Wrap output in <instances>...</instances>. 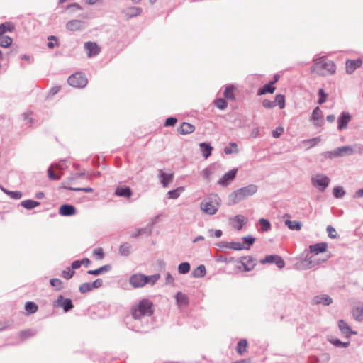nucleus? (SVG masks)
Here are the masks:
<instances>
[{
    "instance_id": "412c9836",
    "label": "nucleus",
    "mask_w": 363,
    "mask_h": 363,
    "mask_svg": "<svg viewBox=\"0 0 363 363\" xmlns=\"http://www.w3.org/2000/svg\"><path fill=\"white\" fill-rule=\"evenodd\" d=\"M142 9L140 7L132 6L124 11V13L127 18L137 16L141 14Z\"/></svg>"
},
{
    "instance_id": "37998d69",
    "label": "nucleus",
    "mask_w": 363,
    "mask_h": 363,
    "mask_svg": "<svg viewBox=\"0 0 363 363\" xmlns=\"http://www.w3.org/2000/svg\"><path fill=\"white\" fill-rule=\"evenodd\" d=\"M50 284L55 287L56 290L60 291L63 289V284L62 281L59 279H51L50 280Z\"/></svg>"
},
{
    "instance_id": "de8ad7c7",
    "label": "nucleus",
    "mask_w": 363,
    "mask_h": 363,
    "mask_svg": "<svg viewBox=\"0 0 363 363\" xmlns=\"http://www.w3.org/2000/svg\"><path fill=\"white\" fill-rule=\"evenodd\" d=\"M318 96H319V99H318L319 104H322L326 101L327 98H328V94L324 91V90L323 89H319Z\"/></svg>"
},
{
    "instance_id": "69168bd1",
    "label": "nucleus",
    "mask_w": 363,
    "mask_h": 363,
    "mask_svg": "<svg viewBox=\"0 0 363 363\" xmlns=\"http://www.w3.org/2000/svg\"><path fill=\"white\" fill-rule=\"evenodd\" d=\"M92 289H96L100 287L102 285V279H97L92 283H91Z\"/></svg>"
},
{
    "instance_id": "e433bc0d",
    "label": "nucleus",
    "mask_w": 363,
    "mask_h": 363,
    "mask_svg": "<svg viewBox=\"0 0 363 363\" xmlns=\"http://www.w3.org/2000/svg\"><path fill=\"white\" fill-rule=\"evenodd\" d=\"M315 303H323L325 305H329L332 303V298L328 296H316L315 298Z\"/></svg>"
},
{
    "instance_id": "f257e3e1",
    "label": "nucleus",
    "mask_w": 363,
    "mask_h": 363,
    "mask_svg": "<svg viewBox=\"0 0 363 363\" xmlns=\"http://www.w3.org/2000/svg\"><path fill=\"white\" fill-rule=\"evenodd\" d=\"M311 71L321 76L333 74L336 71L335 64L325 57H320L314 61L311 67Z\"/></svg>"
},
{
    "instance_id": "473e14b6",
    "label": "nucleus",
    "mask_w": 363,
    "mask_h": 363,
    "mask_svg": "<svg viewBox=\"0 0 363 363\" xmlns=\"http://www.w3.org/2000/svg\"><path fill=\"white\" fill-rule=\"evenodd\" d=\"M12 42L13 40L9 36L5 35L4 34H2V35H0V46L4 48H8L11 45Z\"/></svg>"
},
{
    "instance_id": "13d9d810",
    "label": "nucleus",
    "mask_w": 363,
    "mask_h": 363,
    "mask_svg": "<svg viewBox=\"0 0 363 363\" xmlns=\"http://www.w3.org/2000/svg\"><path fill=\"white\" fill-rule=\"evenodd\" d=\"M6 194L9 195L11 198L15 199H19L22 197V194L21 191H6Z\"/></svg>"
},
{
    "instance_id": "cd10ccee",
    "label": "nucleus",
    "mask_w": 363,
    "mask_h": 363,
    "mask_svg": "<svg viewBox=\"0 0 363 363\" xmlns=\"http://www.w3.org/2000/svg\"><path fill=\"white\" fill-rule=\"evenodd\" d=\"M274 82H270L269 84L264 85L262 89H260L258 91L259 95H264L267 93H274L275 90V87L273 86Z\"/></svg>"
},
{
    "instance_id": "f3484780",
    "label": "nucleus",
    "mask_w": 363,
    "mask_h": 363,
    "mask_svg": "<svg viewBox=\"0 0 363 363\" xmlns=\"http://www.w3.org/2000/svg\"><path fill=\"white\" fill-rule=\"evenodd\" d=\"M351 120V116L347 112H343L337 119L338 128L340 130L345 129L348 123Z\"/></svg>"
},
{
    "instance_id": "b1692460",
    "label": "nucleus",
    "mask_w": 363,
    "mask_h": 363,
    "mask_svg": "<svg viewBox=\"0 0 363 363\" xmlns=\"http://www.w3.org/2000/svg\"><path fill=\"white\" fill-rule=\"evenodd\" d=\"M82 22L79 20H72L67 22L66 28L71 31L78 30L82 28Z\"/></svg>"
},
{
    "instance_id": "6e6d98bb",
    "label": "nucleus",
    "mask_w": 363,
    "mask_h": 363,
    "mask_svg": "<svg viewBox=\"0 0 363 363\" xmlns=\"http://www.w3.org/2000/svg\"><path fill=\"white\" fill-rule=\"evenodd\" d=\"M262 105L266 108H271L277 106L276 101L264 99L262 101Z\"/></svg>"
},
{
    "instance_id": "0eeeda50",
    "label": "nucleus",
    "mask_w": 363,
    "mask_h": 363,
    "mask_svg": "<svg viewBox=\"0 0 363 363\" xmlns=\"http://www.w3.org/2000/svg\"><path fill=\"white\" fill-rule=\"evenodd\" d=\"M256 259L252 256H244L235 261V267L240 270L249 272L256 266Z\"/></svg>"
},
{
    "instance_id": "6e6552de",
    "label": "nucleus",
    "mask_w": 363,
    "mask_h": 363,
    "mask_svg": "<svg viewBox=\"0 0 363 363\" xmlns=\"http://www.w3.org/2000/svg\"><path fill=\"white\" fill-rule=\"evenodd\" d=\"M67 82L73 87L83 88L87 84L88 79L84 74L76 72L68 78Z\"/></svg>"
},
{
    "instance_id": "a211bd4d",
    "label": "nucleus",
    "mask_w": 363,
    "mask_h": 363,
    "mask_svg": "<svg viewBox=\"0 0 363 363\" xmlns=\"http://www.w3.org/2000/svg\"><path fill=\"white\" fill-rule=\"evenodd\" d=\"M195 127L192 124L183 122L177 128V131L182 135H186L193 133Z\"/></svg>"
},
{
    "instance_id": "f03ea898",
    "label": "nucleus",
    "mask_w": 363,
    "mask_h": 363,
    "mask_svg": "<svg viewBox=\"0 0 363 363\" xmlns=\"http://www.w3.org/2000/svg\"><path fill=\"white\" fill-rule=\"evenodd\" d=\"M153 303L147 298H143L139 303L133 306L131 308V314L134 319H140L143 317L152 315Z\"/></svg>"
},
{
    "instance_id": "3c124183",
    "label": "nucleus",
    "mask_w": 363,
    "mask_h": 363,
    "mask_svg": "<svg viewBox=\"0 0 363 363\" xmlns=\"http://www.w3.org/2000/svg\"><path fill=\"white\" fill-rule=\"evenodd\" d=\"M48 177L51 180H57V179H59L60 178V175H57L55 173V171L53 169V167H50L48 170Z\"/></svg>"
},
{
    "instance_id": "49530a36",
    "label": "nucleus",
    "mask_w": 363,
    "mask_h": 363,
    "mask_svg": "<svg viewBox=\"0 0 363 363\" xmlns=\"http://www.w3.org/2000/svg\"><path fill=\"white\" fill-rule=\"evenodd\" d=\"M216 106L219 109H224L227 107V102L223 99H217L214 101Z\"/></svg>"
},
{
    "instance_id": "2f4dec72",
    "label": "nucleus",
    "mask_w": 363,
    "mask_h": 363,
    "mask_svg": "<svg viewBox=\"0 0 363 363\" xmlns=\"http://www.w3.org/2000/svg\"><path fill=\"white\" fill-rule=\"evenodd\" d=\"M285 225L291 230H299L301 228V223L296 220H286Z\"/></svg>"
},
{
    "instance_id": "f704fd0d",
    "label": "nucleus",
    "mask_w": 363,
    "mask_h": 363,
    "mask_svg": "<svg viewBox=\"0 0 363 363\" xmlns=\"http://www.w3.org/2000/svg\"><path fill=\"white\" fill-rule=\"evenodd\" d=\"M25 309L28 314H32L38 311V306L34 302L28 301L25 304Z\"/></svg>"
},
{
    "instance_id": "bf43d9fd",
    "label": "nucleus",
    "mask_w": 363,
    "mask_h": 363,
    "mask_svg": "<svg viewBox=\"0 0 363 363\" xmlns=\"http://www.w3.org/2000/svg\"><path fill=\"white\" fill-rule=\"evenodd\" d=\"M66 188L69 189V190H73V191H83L84 192H92L93 191V189L90 188V187H88V188H78V187H73V186H67Z\"/></svg>"
},
{
    "instance_id": "2eb2a0df",
    "label": "nucleus",
    "mask_w": 363,
    "mask_h": 363,
    "mask_svg": "<svg viewBox=\"0 0 363 363\" xmlns=\"http://www.w3.org/2000/svg\"><path fill=\"white\" fill-rule=\"evenodd\" d=\"M85 50H86L87 55L89 57H92L98 55L100 51V47L94 42H87L84 44Z\"/></svg>"
},
{
    "instance_id": "a18cd8bd",
    "label": "nucleus",
    "mask_w": 363,
    "mask_h": 363,
    "mask_svg": "<svg viewBox=\"0 0 363 363\" xmlns=\"http://www.w3.org/2000/svg\"><path fill=\"white\" fill-rule=\"evenodd\" d=\"M179 272L180 274H186L190 270V264L188 262H183L179 265Z\"/></svg>"
},
{
    "instance_id": "5701e85b",
    "label": "nucleus",
    "mask_w": 363,
    "mask_h": 363,
    "mask_svg": "<svg viewBox=\"0 0 363 363\" xmlns=\"http://www.w3.org/2000/svg\"><path fill=\"white\" fill-rule=\"evenodd\" d=\"M160 177L161 179V182L164 187H167L169 184L172 182L173 179V174H166L165 172L160 170Z\"/></svg>"
},
{
    "instance_id": "052dcab7",
    "label": "nucleus",
    "mask_w": 363,
    "mask_h": 363,
    "mask_svg": "<svg viewBox=\"0 0 363 363\" xmlns=\"http://www.w3.org/2000/svg\"><path fill=\"white\" fill-rule=\"evenodd\" d=\"M283 132L284 128L282 127H277L274 130H273L272 135L274 138H277L282 134Z\"/></svg>"
},
{
    "instance_id": "c85d7f7f",
    "label": "nucleus",
    "mask_w": 363,
    "mask_h": 363,
    "mask_svg": "<svg viewBox=\"0 0 363 363\" xmlns=\"http://www.w3.org/2000/svg\"><path fill=\"white\" fill-rule=\"evenodd\" d=\"M14 29V26L9 22L0 24V35H2V34L4 35L6 32H12Z\"/></svg>"
},
{
    "instance_id": "ddd939ff",
    "label": "nucleus",
    "mask_w": 363,
    "mask_h": 363,
    "mask_svg": "<svg viewBox=\"0 0 363 363\" xmlns=\"http://www.w3.org/2000/svg\"><path fill=\"white\" fill-rule=\"evenodd\" d=\"M345 64L346 72L350 74L353 73L357 68L362 66V61L360 58H357L356 60H347Z\"/></svg>"
},
{
    "instance_id": "58836bf2",
    "label": "nucleus",
    "mask_w": 363,
    "mask_h": 363,
    "mask_svg": "<svg viewBox=\"0 0 363 363\" xmlns=\"http://www.w3.org/2000/svg\"><path fill=\"white\" fill-rule=\"evenodd\" d=\"M323 118V112L321 109L318 106L315 107L312 113V119L314 121H318Z\"/></svg>"
},
{
    "instance_id": "e2e57ef3",
    "label": "nucleus",
    "mask_w": 363,
    "mask_h": 363,
    "mask_svg": "<svg viewBox=\"0 0 363 363\" xmlns=\"http://www.w3.org/2000/svg\"><path fill=\"white\" fill-rule=\"evenodd\" d=\"M94 255L97 257L98 259H101L104 258V251L101 248H96L94 250Z\"/></svg>"
},
{
    "instance_id": "680f3d73",
    "label": "nucleus",
    "mask_w": 363,
    "mask_h": 363,
    "mask_svg": "<svg viewBox=\"0 0 363 363\" xmlns=\"http://www.w3.org/2000/svg\"><path fill=\"white\" fill-rule=\"evenodd\" d=\"M177 122L176 118L170 117L168 118L165 121V126H174Z\"/></svg>"
},
{
    "instance_id": "aec40b11",
    "label": "nucleus",
    "mask_w": 363,
    "mask_h": 363,
    "mask_svg": "<svg viewBox=\"0 0 363 363\" xmlns=\"http://www.w3.org/2000/svg\"><path fill=\"white\" fill-rule=\"evenodd\" d=\"M175 299L179 307H186L189 304L188 296L182 292L177 293Z\"/></svg>"
},
{
    "instance_id": "0e129e2a",
    "label": "nucleus",
    "mask_w": 363,
    "mask_h": 363,
    "mask_svg": "<svg viewBox=\"0 0 363 363\" xmlns=\"http://www.w3.org/2000/svg\"><path fill=\"white\" fill-rule=\"evenodd\" d=\"M48 40H50L48 43V46L50 48H52L55 47V44H56V42H57V39L54 36H50L48 38Z\"/></svg>"
},
{
    "instance_id": "a878e982",
    "label": "nucleus",
    "mask_w": 363,
    "mask_h": 363,
    "mask_svg": "<svg viewBox=\"0 0 363 363\" xmlns=\"http://www.w3.org/2000/svg\"><path fill=\"white\" fill-rule=\"evenodd\" d=\"M338 326H339L340 330L342 331V333L345 334L347 336L350 334H357V332L352 331L350 326L343 320H340L339 321Z\"/></svg>"
},
{
    "instance_id": "4d7b16f0",
    "label": "nucleus",
    "mask_w": 363,
    "mask_h": 363,
    "mask_svg": "<svg viewBox=\"0 0 363 363\" xmlns=\"http://www.w3.org/2000/svg\"><path fill=\"white\" fill-rule=\"evenodd\" d=\"M333 194L336 198H341L344 196L345 191L341 187H335L333 189Z\"/></svg>"
},
{
    "instance_id": "603ef678",
    "label": "nucleus",
    "mask_w": 363,
    "mask_h": 363,
    "mask_svg": "<svg viewBox=\"0 0 363 363\" xmlns=\"http://www.w3.org/2000/svg\"><path fill=\"white\" fill-rule=\"evenodd\" d=\"M130 245L128 243L121 245L119 251L122 255L127 256L129 253Z\"/></svg>"
},
{
    "instance_id": "9d476101",
    "label": "nucleus",
    "mask_w": 363,
    "mask_h": 363,
    "mask_svg": "<svg viewBox=\"0 0 363 363\" xmlns=\"http://www.w3.org/2000/svg\"><path fill=\"white\" fill-rule=\"evenodd\" d=\"M52 305L55 308H63L65 312L74 307L71 299L65 298L62 295H59L57 298L53 301Z\"/></svg>"
},
{
    "instance_id": "72a5a7b5",
    "label": "nucleus",
    "mask_w": 363,
    "mask_h": 363,
    "mask_svg": "<svg viewBox=\"0 0 363 363\" xmlns=\"http://www.w3.org/2000/svg\"><path fill=\"white\" fill-rule=\"evenodd\" d=\"M184 191V188L183 186H180L176 189L171 190L168 191L169 198L173 199H177Z\"/></svg>"
},
{
    "instance_id": "ea45409f",
    "label": "nucleus",
    "mask_w": 363,
    "mask_h": 363,
    "mask_svg": "<svg viewBox=\"0 0 363 363\" xmlns=\"http://www.w3.org/2000/svg\"><path fill=\"white\" fill-rule=\"evenodd\" d=\"M234 87L227 86L224 91V96L226 99L233 100L234 99Z\"/></svg>"
},
{
    "instance_id": "774afa93",
    "label": "nucleus",
    "mask_w": 363,
    "mask_h": 363,
    "mask_svg": "<svg viewBox=\"0 0 363 363\" xmlns=\"http://www.w3.org/2000/svg\"><path fill=\"white\" fill-rule=\"evenodd\" d=\"M243 241L248 245H251L255 242V239L252 236H247L242 238Z\"/></svg>"
},
{
    "instance_id": "5fc2aeb1",
    "label": "nucleus",
    "mask_w": 363,
    "mask_h": 363,
    "mask_svg": "<svg viewBox=\"0 0 363 363\" xmlns=\"http://www.w3.org/2000/svg\"><path fill=\"white\" fill-rule=\"evenodd\" d=\"M327 232H328V236L331 238H336L337 237V233L336 232V230L331 225H328L327 227Z\"/></svg>"
},
{
    "instance_id": "8fccbe9b",
    "label": "nucleus",
    "mask_w": 363,
    "mask_h": 363,
    "mask_svg": "<svg viewBox=\"0 0 363 363\" xmlns=\"http://www.w3.org/2000/svg\"><path fill=\"white\" fill-rule=\"evenodd\" d=\"M92 289L91 283H84L80 285L79 291L81 293H86Z\"/></svg>"
},
{
    "instance_id": "393cba45",
    "label": "nucleus",
    "mask_w": 363,
    "mask_h": 363,
    "mask_svg": "<svg viewBox=\"0 0 363 363\" xmlns=\"http://www.w3.org/2000/svg\"><path fill=\"white\" fill-rule=\"evenodd\" d=\"M199 147L203 156L205 159H207L211 155L213 147L210 145V144L206 143H200Z\"/></svg>"
},
{
    "instance_id": "864d4df0",
    "label": "nucleus",
    "mask_w": 363,
    "mask_h": 363,
    "mask_svg": "<svg viewBox=\"0 0 363 363\" xmlns=\"http://www.w3.org/2000/svg\"><path fill=\"white\" fill-rule=\"evenodd\" d=\"M33 335V333L30 330H23L19 333V336L22 340Z\"/></svg>"
},
{
    "instance_id": "9b49d317",
    "label": "nucleus",
    "mask_w": 363,
    "mask_h": 363,
    "mask_svg": "<svg viewBox=\"0 0 363 363\" xmlns=\"http://www.w3.org/2000/svg\"><path fill=\"white\" fill-rule=\"evenodd\" d=\"M260 263L265 264L267 263H274L279 269H282L285 266L284 259L279 255H267L264 259L260 260Z\"/></svg>"
},
{
    "instance_id": "20e7f679",
    "label": "nucleus",
    "mask_w": 363,
    "mask_h": 363,
    "mask_svg": "<svg viewBox=\"0 0 363 363\" xmlns=\"http://www.w3.org/2000/svg\"><path fill=\"white\" fill-rule=\"evenodd\" d=\"M160 278V274H154L152 276H145L143 274H135L130 278V284L135 288L143 287L145 284H150L151 285Z\"/></svg>"
},
{
    "instance_id": "7c9ffc66",
    "label": "nucleus",
    "mask_w": 363,
    "mask_h": 363,
    "mask_svg": "<svg viewBox=\"0 0 363 363\" xmlns=\"http://www.w3.org/2000/svg\"><path fill=\"white\" fill-rule=\"evenodd\" d=\"M40 205L38 201L33 200H25L21 202V206L26 209H33Z\"/></svg>"
},
{
    "instance_id": "1a4fd4ad",
    "label": "nucleus",
    "mask_w": 363,
    "mask_h": 363,
    "mask_svg": "<svg viewBox=\"0 0 363 363\" xmlns=\"http://www.w3.org/2000/svg\"><path fill=\"white\" fill-rule=\"evenodd\" d=\"M311 181L313 185L320 191H323L330 183V179L323 174H318L313 177Z\"/></svg>"
},
{
    "instance_id": "c9c22d12",
    "label": "nucleus",
    "mask_w": 363,
    "mask_h": 363,
    "mask_svg": "<svg viewBox=\"0 0 363 363\" xmlns=\"http://www.w3.org/2000/svg\"><path fill=\"white\" fill-rule=\"evenodd\" d=\"M239 152V148L238 145L235 143H230L229 146L226 147L224 149V152L226 155H230L232 153H238Z\"/></svg>"
},
{
    "instance_id": "6ab92c4d",
    "label": "nucleus",
    "mask_w": 363,
    "mask_h": 363,
    "mask_svg": "<svg viewBox=\"0 0 363 363\" xmlns=\"http://www.w3.org/2000/svg\"><path fill=\"white\" fill-rule=\"evenodd\" d=\"M115 194L118 196L129 199L132 196V191L128 186H118L116 189Z\"/></svg>"
},
{
    "instance_id": "09e8293b",
    "label": "nucleus",
    "mask_w": 363,
    "mask_h": 363,
    "mask_svg": "<svg viewBox=\"0 0 363 363\" xmlns=\"http://www.w3.org/2000/svg\"><path fill=\"white\" fill-rule=\"evenodd\" d=\"M74 274V271L71 269L70 268H67L64 271H62V275L66 279H71Z\"/></svg>"
},
{
    "instance_id": "4468645a",
    "label": "nucleus",
    "mask_w": 363,
    "mask_h": 363,
    "mask_svg": "<svg viewBox=\"0 0 363 363\" xmlns=\"http://www.w3.org/2000/svg\"><path fill=\"white\" fill-rule=\"evenodd\" d=\"M238 169H232L225 173L218 181V184L223 186L228 185L235 177Z\"/></svg>"
},
{
    "instance_id": "7ed1b4c3",
    "label": "nucleus",
    "mask_w": 363,
    "mask_h": 363,
    "mask_svg": "<svg viewBox=\"0 0 363 363\" xmlns=\"http://www.w3.org/2000/svg\"><path fill=\"white\" fill-rule=\"evenodd\" d=\"M257 191V186L255 184H250L231 193L229 196V201L232 204H236L254 195Z\"/></svg>"
},
{
    "instance_id": "39448f33",
    "label": "nucleus",
    "mask_w": 363,
    "mask_h": 363,
    "mask_svg": "<svg viewBox=\"0 0 363 363\" xmlns=\"http://www.w3.org/2000/svg\"><path fill=\"white\" fill-rule=\"evenodd\" d=\"M220 199L217 194L211 195L201 203V209L207 214L214 215L218 209Z\"/></svg>"
},
{
    "instance_id": "338daca9",
    "label": "nucleus",
    "mask_w": 363,
    "mask_h": 363,
    "mask_svg": "<svg viewBox=\"0 0 363 363\" xmlns=\"http://www.w3.org/2000/svg\"><path fill=\"white\" fill-rule=\"evenodd\" d=\"M202 176L205 179H208L211 174V172L209 169L206 168L202 171Z\"/></svg>"
},
{
    "instance_id": "bb28decb",
    "label": "nucleus",
    "mask_w": 363,
    "mask_h": 363,
    "mask_svg": "<svg viewBox=\"0 0 363 363\" xmlns=\"http://www.w3.org/2000/svg\"><path fill=\"white\" fill-rule=\"evenodd\" d=\"M248 343L245 339L240 340L236 347V351L240 355H242L247 352Z\"/></svg>"
},
{
    "instance_id": "4c0bfd02",
    "label": "nucleus",
    "mask_w": 363,
    "mask_h": 363,
    "mask_svg": "<svg viewBox=\"0 0 363 363\" xmlns=\"http://www.w3.org/2000/svg\"><path fill=\"white\" fill-rule=\"evenodd\" d=\"M320 141L321 138L320 137H317L312 139L306 140L303 141V143L308 147V148H311L318 144Z\"/></svg>"
},
{
    "instance_id": "c03bdc74",
    "label": "nucleus",
    "mask_w": 363,
    "mask_h": 363,
    "mask_svg": "<svg viewBox=\"0 0 363 363\" xmlns=\"http://www.w3.org/2000/svg\"><path fill=\"white\" fill-rule=\"evenodd\" d=\"M259 224L261 226L260 230L263 232L269 230L271 228L270 223L267 219L264 218L259 219Z\"/></svg>"
},
{
    "instance_id": "4be33fe9",
    "label": "nucleus",
    "mask_w": 363,
    "mask_h": 363,
    "mask_svg": "<svg viewBox=\"0 0 363 363\" xmlns=\"http://www.w3.org/2000/svg\"><path fill=\"white\" fill-rule=\"evenodd\" d=\"M353 150L350 146H343L337 148L333 153L334 156L350 155L352 154Z\"/></svg>"
},
{
    "instance_id": "423d86ee",
    "label": "nucleus",
    "mask_w": 363,
    "mask_h": 363,
    "mask_svg": "<svg viewBox=\"0 0 363 363\" xmlns=\"http://www.w3.org/2000/svg\"><path fill=\"white\" fill-rule=\"evenodd\" d=\"M328 248V244L326 242H319L315 245H312L309 246V250L311 253H313L314 255L311 256L306 262H307L306 266L308 267H312L316 264H320V262L317 261L315 255H317L319 253L326 252Z\"/></svg>"
},
{
    "instance_id": "c756f323",
    "label": "nucleus",
    "mask_w": 363,
    "mask_h": 363,
    "mask_svg": "<svg viewBox=\"0 0 363 363\" xmlns=\"http://www.w3.org/2000/svg\"><path fill=\"white\" fill-rule=\"evenodd\" d=\"M206 267L203 264L199 265L192 272L193 276L196 278L203 277L206 275Z\"/></svg>"
},
{
    "instance_id": "79ce46f5",
    "label": "nucleus",
    "mask_w": 363,
    "mask_h": 363,
    "mask_svg": "<svg viewBox=\"0 0 363 363\" xmlns=\"http://www.w3.org/2000/svg\"><path fill=\"white\" fill-rule=\"evenodd\" d=\"M274 101H276L277 106H279L281 109H283L285 107V97L284 95H276Z\"/></svg>"
},
{
    "instance_id": "a19ab883",
    "label": "nucleus",
    "mask_w": 363,
    "mask_h": 363,
    "mask_svg": "<svg viewBox=\"0 0 363 363\" xmlns=\"http://www.w3.org/2000/svg\"><path fill=\"white\" fill-rule=\"evenodd\" d=\"M354 318L357 320H361L363 318V307L354 308L352 311Z\"/></svg>"
},
{
    "instance_id": "f8f14e48",
    "label": "nucleus",
    "mask_w": 363,
    "mask_h": 363,
    "mask_svg": "<svg viewBox=\"0 0 363 363\" xmlns=\"http://www.w3.org/2000/svg\"><path fill=\"white\" fill-rule=\"evenodd\" d=\"M247 220V219L244 216L237 215L230 219V225L234 229L240 230Z\"/></svg>"
},
{
    "instance_id": "dca6fc26",
    "label": "nucleus",
    "mask_w": 363,
    "mask_h": 363,
    "mask_svg": "<svg viewBox=\"0 0 363 363\" xmlns=\"http://www.w3.org/2000/svg\"><path fill=\"white\" fill-rule=\"evenodd\" d=\"M59 213L62 216H70L76 213V208L70 204H63L59 208Z\"/></svg>"
}]
</instances>
